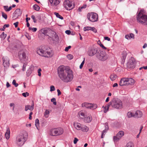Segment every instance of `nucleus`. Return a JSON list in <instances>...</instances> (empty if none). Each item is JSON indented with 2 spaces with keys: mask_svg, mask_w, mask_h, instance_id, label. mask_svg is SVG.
I'll return each instance as SVG.
<instances>
[{
  "mask_svg": "<svg viewBox=\"0 0 147 147\" xmlns=\"http://www.w3.org/2000/svg\"><path fill=\"white\" fill-rule=\"evenodd\" d=\"M58 73L59 78L63 82H70L73 78L72 71L63 65L60 66L58 68Z\"/></svg>",
  "mask_w": 147,
  "mask_h": 147,
  "instance_id": "obj_1",
  "label": "nucleus"
},
{
  "mask_svg": "<svg viewBox=\"0 0 147 147\" xmlns=\"http://www.w3.org/2000/svg\"><path fill=\"white\" fill-rule=\"evenodd\" d=\"M37 53L41 56L50 57L53 55V52L51 49L44 48L43 49L39 48L37 51Z\"/></svg>",
  "mask_w": 147,
  "mask_h": 147,
  "instance_id": "obj_2",
  "label": "nucleus"
},
{
  "mask_svg": "<svg viewBox=\"0 0 147 147\" xmlns=\"http://www.w3.org/2000/svg\"><path fill=\"white\" fill-rule=\"evenodd\" d=\"M28 136V133L25 131L21 134L18 135L16 138V142L17 144L20 146L23 145L27 140Z\"/></svg>",
  "mask_w": 147,
  "mask_h": 147,
  "instance_id": "obj_3",
  "label": "nucleus"
},
{
  "mask_svg": "<svg viewBox=\"0 0 147 147\" xmlns=\"http://www.w3.org/2000/svg\"><path fill=\"white\" fill-rule=\"evenodd\" d=\"M109 104L114 109H121L123 107V103L119 99L115 98L112 99L109 102Z\"/></svg>",
  "mask_w": 147,
  "mask_h": 147,
  "instance_id": "obj_4",
  "label": "nucleus"
},
{
  "mask_svg": "<svg viewBox=\"0 0 147 147\" xmlns=\"http://www.w3.org/2000/svg\"><path fill=\"white\" fill-rule=\"evenodd\" d=\"M135 83V80L131 78H123L120 80L119 85L121 86L133 85Z\"/></svg>",
  "mask_w": 147,
  "mask_h": 147,
  "instance_id": "obj_5",
  "label": "nucleus"
},
{
  "mask_svg": "<svg viewBox=\"0 0 147 147\" xmlns=\"http://www.w3.org/2000/svg\"><path fill=\"white\" fill-rule=\"evenodd\" d=\"M137 19L138 22L144 25L147 21V16L140 11L137 16Z\"/></svg>",
  "mask_w": 147,
  "mask_h": 147,
  "instance_id": "obj_6",
  "label": "nucleus"
},
{
  "mask_svg": "<svg viewBox=\"0 0 147 147\" xmlns=\"http://www.w3.org/2000/svg\"><path fill=\"white\" fill-rule=\"evenodd\" d=\"M96 56L98 59L102 61H105L108 58V55L105 52L102 51L97 53Z\"/></svg>",
  "mask_w": 147,
  "mask_h": 147,
  "instance_id": "obj_7",
  "label": "nucleus"
},
{
  "mask_svg": "<svg viewBox=\"0 0 147 147\" xmlns=\"http://www.w3.org/2000/svg\"><path fill=\"white\" fill-rule=\"evenodd\" d=\"M87 18L90 21L94 22L97 21L98 16L95 13L91 12L88 14Z\"/></svg>",
  "mask_w": 147,
  "mask_h": 147,
  "instance_id": "obj_8",
  "label": "nucleus"
},
{
  "mask_svg": "<svg viewBox=\"0 0 147 147\" xmlns=\"http://www.w3.org/2000/svg\"><path fill=\"white\" fill-rule=\"evenodd\" d=\"M64 7L67 10H70L73 9L74 7L72 3L68 0H65L63 3Z\"/></svg>",
  "mask_w": 147,
  "mask_h": 147,
  "instance_id": "obj_9",
  "label": "nucleus"
},
{
  "mask_svg": "<svg viewBox=\"0 0 147 147\" xmlns=\"http://www.w3.org/2000/svg\"><path fill=\"white\" fill-rule=\"evenodd\" d=\"M82 107H85L88 109H96L97 107L96 104H91L87 102L82 103Z\"/></svg>",
  "mask_w": 147,
  "mask_h": 147,
  "instance_id": "obj_10",
  "label": "nucleus"
},
{
  "mask_svg": "<svg viewBox=\"0 0 147 147\" xmlns=\"http://www.w3.org/2000/svg\"><path fill=\"white\" fill-rule=\"evenodd\" d=\"M18 56L20 60L22 62L25 61L27 60L26 53L24 51H20L18 53Z\"/></svg>",
  "mask_w": 147,
  "mask_h": 147,
  "instance_id": "obj_11",
  "label": "nucleus"
},
{
  "mask_svg": "<svg viewBox=\"0 0 147 147\" xmlns=\"http://www.w3.org/2000/svg\"><path fill=\"white\" fill-rule=\"evenodd\" d=\"M22 12L20 9H16L13 14L12 18L13 20H15L18 18L19 16H21Z\"/></svg>",
  "mask_w": 147,
  "mask_h": 147,
  "instance_id": "obj_12",
  "label": "nucleus"
},
{
  "mask_svg": "<svg viewBox=\"0 0 147 147\" xmlns=\"http://www.w3.org/2000/svg\"><path fill=\"white\" fill-rule=\"evenodd\" d=\"M124 132L123 131H120L117 134L116 136L113 138V140L115 141H117L120 139L124 135Z\"/></svg>",
  "mask_w": 147,
  "mask_h": 147,
  "instance_id": "obj_13",
  "label": "nucleus"
},
{
  "mask_svg": "<svg viewBox=\"0 0 147 147\" xmlns=\"http://www.w3.org/2000/svg\"><path fill=\"white\" fill-rule=\"evenodd\" d=\"M3 65L4 67L5 68L8 67L9 65V59L6 57H3Z\"/></svg>",
  "mask_w": 147,
  "mask_h": 147,
  "instance_id": "obj_14",
  "label": "nucleus"
},
{
  "mask_svg": "<svg viewBox=\"0 0 147 147\" xmlns=\"http://www.w3.org/2000/svg\"><path fill=\"white\" fill-rule=\"evenodd\" d=\"M97 50L94 48H92L88 52V55L90 56H92L97 53Z\"/></svg>",
  "mask_w": 147,
  "mask_h": 147,
  "instance_id": "obj_15",
  "label": "nucleus"
},
{
  "mask_svg": "<svg viewBox=\"0 0 147 147\" xmlns=\"http://www.w3.org/2000/svg\"><path fill=\"white\" fill-rule=\"evenodd\" d=\"M135 65V61L132 59L130 60L127 63V66L129 68H133Z\"/></svg>",
  "mask_w": 147,
  "mask_h": 147,
  "instance_id": "obj_16",
  "label": "nucleus"
},
{
  "mask_svg": "<svg viewBox=\"0 0 147 147\" xmlns=\"http://www.w3.org/2000/svg\"><path fill=\"white\" fill-rule=\"evenodd\" d=\"M51 5L53 7L58 5L60 3V0H49Z\"/></svg>",
  "mask_w": 147,
  "mask_h": 147,
  "instance_id": "obj_17",
  "label": "nucleus"
},
{
  "mask_svg": "<svg viewBox=\"0 0 147 147\" xmlns=\"http://www.w3.org/2000/svg\"><path fill=\"white\" fill-rule=\"evenodd\" d=\"M74 127L77 130H80L81 129V127L82 125L81 124L76 122L74 123Z\"/></svg>",
  "mask_w": 147,
  "mask_h": 147,
  "instance_id": "obj_18",
  "label": "nucleus"
},
{
  "mask_svg": "<svg viewBox=\"0 0 147 147\" xmlns=\"http://www.w3.org/2000/svg\"><path fill=\"white\" fill-rule=\"evenodd\" d=\"M86 112L84 111H80L78 115L82 119L84 118L86 116Z\"/></svg>",
  "mask_w": 147,
  "mask_h": 147,
  "instance_id": "obj_19",
  "label": "nucleus"
},
{
  "mask_svg": "<svg viewBox=\"0 0 147 147\" xmlns=\"http://www.w3.org/2000/svg\"><path fill=\"white\" fill-rule=\"evenodd\" d=\"M34 105L33 103L31 106L29 105H27L25 106V110L26 111H27L28 110L30 111H32L34 109Z\"/></svg>",
  "mask_w": 147,
  "mask_h": 147,
  "instance_id": "obj_20",
  "label": "nucleus"
},
{
  "mask_svg": "<svg viewBox=\"0 0 147 147\" xmlns=\"http://www.w3.org/2000/svg\"><path fill=\"white\" fill-rule=\"evenodd\" d=\"M57 136L61 135L63 133V130L61 128H56Z\"/></svg>",
  "mask_w": 147,
  "mask_h": 147,
  "instance_id": "obj_21",
  "label": "nucleus"
},
{
  "mask_svg": "<svg viewBox=\"0 0 147 147\" xmlns=\"http://www.w3.org/2000/svg\"><path fill=\"white\" fill-rule=\"evenodd\" d=\"M10 131L9 127H7L6 129V131L5 134V137L7 140H8L10 138Z\"/></svg>",
  "mask_w": 147,
  "mask_h": 147,
  "instance_id": "obj_22",
  "label": "nucleus"
},
{
  "mask_svg": "<svg viewBox=\"0 0 147 147\" xmlns=\"http://www.w3.org/2000/svg\"><path fill=\"white\" fill-rule=\"evenodd\" d=\"M142 115V112L140 111H137L134 114V117H141Z\"/></svg>",
  "mask_w": 147,
  "mask_h": 147,
  "instance_id": "obj_23",
  "label": "nucleus"
},
{
  "mask_svg": "<svg viewBox=\"0 0 147 147\" xmlns=\"http://www.w3.org/2000/svg\"><path fill=\"white\" fill-rule=\"evenodd\" d=\"M81 130L83 132H87L88 130V128L86 125H82L81 127Z\"/></svg>",
  "mask_w": 147,
  "mask_h": 147,
  "instance_id": "obj_24",
  "label": "nucleus"
},
{
  "mask_svg": "<svg viewBox=\"0 0 147 147\" xmlns=\"http://www.w3.org/2000/svg\"><path fill=\"white\" fill-rule=\"evenodd\" d=\"M50 134L53 136H57L56 128L51 129L50 133Z\"/></svg>",
  "mask_w": 147,
  "mask_h": 147,
  "instance_id": "obj_25",
  "label": "nucleus"
},
{
  "mask_svg": "<svg viewBox=\"0 0 147 147\" xmlns=\"http://www.w3.org/2000/svg\"><path fill=\"white\" fill-rule=\"evenodd\" d=\"M41 31L42 32V33L45 34H46L47 35H48V34H47L48 32H49L51 31L50 30L47 29H42L41 30Z\"/></svg>",
  "mask_w": 147,
  "mask_h": 147,
  "instance_id": "obj_26",
  "label": "nucleus"
},
{
  "mask_svg": "<svg viewBox=\"0 0 147 147\" xmlns=\"http://www.w3.org/2000/svg\"><path fill=\"white\" fill-rule=\"evenodd\" d=\"M92 120V118L91 116H88L87 117H85L84 119V121L87 123L90 122Z\"/></svg>",
  "mask_w": 147,
  "mask_h": 147,
  "instance_id": "obj_27",
  "label": "nucleus"
},
{
  "mask_svg": "<svg viewBox=\"0 0 147 147\" xmlns=\"http://www.w3.org/2000/svg\"><path fill=\"white\" fill-rule=\"evenodd\" d=\"M110 78L112 81L115 80L117 78V76L115 74H112L110 76Z\"/></svg>",
  "mask_w": 147,
  "mask_h": 147,
  "instance_id": "obj_28",
  "label": "nucleus"
},
{
  "mask_svg": "<svg viewBox=\"0 0 147 147\" xmlns=\"http://www.w3.org/2000/svg\"><path fill=\"white\" fill-rule=\"evenodd\" d=\"M110 106L109 103L107 104L106 106H105L104 107L103 112L105 113H106L109 110V107Z\"/></svg>",
  "mask_w": 147,
  "mask_h": 147,
  "instance_id": "obj_29",
  "label": "nucleus"
},
{
  "mask_svg": "<svg viewBox=\"0 0 147 147\" xmlns=\"http://www.w3.org/2000/svg\"><path fill=\"white\" fill-rule=\"evenodd\" d=\"M39 120L38 119H36L35 121V125L37 129L38 130V127H39Z\"/></svg>",
  "mask_w": 147,
  "mask_h": 147,
  "instance_id": "obj_30",
  "label": "nucleus"
},
{
  "mask_svg": "<svg viewBox=\"0 0 147 147\" xmlns=\"http://www.w3.org/2000/svg\"><path fill=\"white\" fill-rule=\"evenodd\" d=\"M127 115L128 117L130 118L132 117H134V114L132 112H128L127 113Z\"/></svg>",
  "mask_w": 147,
  "mask_h": 147,
  "instance_id": "obj_31",
  "label": "nucleus"
},
{
  "mask_svg": "<svg viewBox=\"0 0 147 147\" xmlns=\"http://www.w3.org/2000/svg\"><path fill=\"white\" fill-rule=\"evenodd\" d=\"M7 36L6 34H5L4 32H3L1 34V40H4L5 38Z\"/></svg>",
  "mask_w": 147,
  "mask_h": 147,
  "instance_id": "obj_32",
  "label": "nucleus"
},
{
  "mask_svg": "<svg viewBox=\"0 0 147 147\" xmlns=\"http://www.w3.org/2000/svg\"><path fill=\"white\" fill-rule=\"evenodd\" d=\"M54 14L56 16L61 19L62 20L63 19V18L59 15L58 13L57 12H55Z\"/></svg>",
  "mask_w": 147,
  "mask_h": 147,
  "instance_id": "obj_33",
  "label": "nucleus"
},
{
  "mask_svg": "<svg viewBox=\"0 0 147 147\" xmlns=\"http://www.w3.org/2000/svg\"><path fill=\"white\" fill-rule=\"evenodd\" d=\"M49 111L46 110L45 111V113H44V116L46 118H47L48 117L49 115Z\"/></svg>",
  "mask_w": 147,
  "mask_h": 147,
  "instance_id": "obj_34",
  "label": "nucleus"
},
{
  "mask_svg": "<svg viewBox=\"0 0 147 147\" xmlns=\"http://www.w3.org/2000/svg\"><path fill=\"white\" fill-rule=\"evenodd\" d=\"M9 26V24H5L3 26L2 28H0V30L1 31H4L5 30V29L6 27H8Z\"/></svg>",
  "mask_w": 147,
  "mask_h": 147,
  "instance_id": "obj_35",
  "label": "nucleus"
},
{
  "mask_svg": "<svg viewBox=\"0 0 147 147\" xmlns=\"http://www.w3.org/2000/svg\"><path fill=\"white\" fill-rule=\"evenodd\" d=\"M34 9L36 11H38L40 9V7L36 5H34L33 6Z\"/></svg>",
  "mask_w": 147,
  "mask_h": 147,
  "instance_id": "obj_36",
  "label": "nucleus"
},
{
  "mask_svg": "<svg viewBox=\"0 0 147 147\" xmlns=\"http://www.w3.org/2000/svg\"><path fill=\"white\" fill-rule=\"evenodd\" d=\"M128 147H134V145L131 142H129L127 143L126 145Z\"/></svg>",
  "mask_w": 147,
  "mask_h": 147,
  "instance_id": "obj_37",
  "label": "nucleus"
},
{
  "mask_svg": "<svg viewBox=\"0 0 147 147\" xmlns=\"http://www.w3.org/2000/svg\"><path fill=\"white\" fill-rule=\"evenodd\" d=\"M91 27L89 26H87L84 27V30L85 31H86L91 30Z\"/></svg>",
  "mask_w": 147,
  "mask_h": 147,
  "instance_id": "obj_38",
  "label": "nucleus"
},
{
  "mask_svg": "<svg viewBox=\"0 0 147 147\" xmlns=\"http://www.w3.org/2000/svg\"><path fill=\"white\" fill-rule=\"evenodd\" d=\"M67 58L69 60H71L73 58V56L72 55L69 54L67 56Z\"/></svg>",
  "mask_w": 147,
  "mask_h": 147,
  "instance_id": "obj_39",
  "label": "nucleus"
},
{
  "mask_svg": "<svg viewBox=\"0 0 147 147\" xmlns=\"http://www.w3.org/2000/svg\"><path fill=\"white\" fill-rule=\"evenodd\" d=\"M107 130L105 129L102 131V135L101 136V137L102 138H104V136L105 135V133L107 132Z\"/></svg>",
  "mask_w": 147,
  "mask_h": 147,
  "instance_id": "obj_40",
  "label": "nucleus"
},
{
  "mask_svg": "<svg viewBox=\"0 0 147 147\" xmlns=\"http://www.w3.org/2000/svg\"><path fill=\"white\" fill-rule=\"evenodd\" d=\"M85 58H84L83 61H82V63H81V64H80V69H81L82 68L83 66L84 63H85Z\"/></svg>",
  "mask_w": 147,
  "mask_h": 147,
  "instance_id": "obj_41",
  "label": "nucleus"
},
{
  "mask_svg": "<svg viewBox=\"0 0 147 147\" xmlns=\"http://www.w3.org/2000/svg\"><path fill=\"white\" fill-rule=\"evenodd\" d=\"M55 101H56V99L54 98H52L51 99V101L52 102H53V104L55 105H56V104H57V102Z\"/></svg>",
  "mask_w": 147,
  "mask_h": 147,
  "instance_id": "obj_42",
  "label": "nucleus"
},
{
  "mask_svg": "<svg viewBox=\"0 0 147 147\" xmlns=\"http://www.w3.org/2000/svg\"><path fill=\"white\" fill-rule=\"evenodd\" d=\"M12 84L15 86L16 87H17L18 84L16 83V81L15 80H13V82H12Z\"/></svg>",
  "mask_w": 147,
  "mask_h": 147,
  "instance_id": "obj_43",
  "label": "nucleus"
},
{
  "mask_svg": "<svg viewBox=\"0 0 147 147\" xmlns=\"http://www.w3.org/2000/svg\"><path fill=\"white\" fill-rule=\"evenodd\" d=\"M29 29L30 30H31L33 31L34 32H35L36 31L37 29L36 28H31V27H29Z\"/></svg>",
  "mask_w": 147,
  "mask_h": 147,
  "instance_id": "obj_44",
  "label": "nucleus"
},
{
  "mask_svg": "<svg viewBox=\"0 0 147 147\" xmlns=\"http://www.w3.org/2000/svg\"><path fill=\"white\" fill-rule=\"evenodd\" d=\"M2 17L4 18L5 20L7 19V15L3 12H2Z\"/></svg>",
  "mask_w": 147,
  "mask_h": 147,
  "instance_id": "obj_45",
  "label": "nucleus"
},
{
  "mask_svg": "<svg viewBox=\"0 0 147 147\" xmlns=\"http://www.w3.org/2000/svg\"><path fill=\"white\" fill-rule=\"evenodd\" d=\"M31 18L32 19L34 23H36L37 22V20L35 18V16L34 15H32L31 16Z\"/></svg>",
  "mask_w": 147,
  "mask_h": 147,
  "instance_id": "obj_46",
  "label": "nucleus"
},
{
  "mask_svg": "<svg viewBox=\"0 0 147 147\" xmlns=\"http://www.w3.org/2000/svg\"><path fill=\"white\" fill-rule=\"evenodd\" d=\"M22 95L24 97H26L27 96H28L29 95V93L26 92L23 93Z\"/></svg>",
  "mask_w": 147,
  "mask_h": 147,
  "instance_id": "obj_47",
  "label": "nucleus"
},
{
  "mask_svg": "<svg viewBox=\"0 0 147 147\" xmlns=\"http://www.w3.org/2000/svg\"><path fill=\"white\" fill-rule=\"evenodd\" d=\"M55 88L54 86H50V91L51 92L54 91L55 90Z\"/></svg>",
  "mask_w": 147,
  "mask_h": 147,
  "instance_id": "obj_48",
  "label": "nucleus"
},
{
  "mask_svg": "<svg viewBox=\"0 0 147 147\" xmlns=\"http://www.w3.org/2000/svg\"><path fill=\"white\" fill-rule=\"evenodd\" d=\"M91 30L93 31L95 33H96L97 32L96 29L94 27H91Z\"/></svg>",
  "mask_w": 147,
  "mask_h": 147,
  "instance_id": "obj_49",
  "label": "nucleus"
},
{
  "mask_svg": "<svg viewBox=\"0 0 147 147\" xmlns=\"http://www.w3.org/2000/svg\"><path fill=\"white\" fill-rule=\"evenodd\" d=\"M41 69L40 68L38 70V76H41Z\"/></svg>",
  "mask_w": 147,
  "mask_h": 147,
  "instance_id": "obj_50",
  "label": "nucleus"
},
{
  "mask_svg": "<svg viewBox=\"0 0 147 147\" xmlns=\"http://www.w3.org/2000/svg\"><path fill=\"white\" fill-rule=\"evenodd\" d=\"M71 47V46H69L68 47H67L65 48V51H68L69 50V49H70Z\"/></svg>",
  "mask_w": 147,
  "mask_h": 147,
  "instance_id": "obj_51",
  "label": "nucleus"
},
{
  "mask_svg": "<svg viewBox=\"0 0 147 147\" xmlns=\"http://www.w3.org/2000/svg\"><path fill=\"white\" fill-rule=\"evenodd\" d=\"M78 141V140L76 138H75L74 141V144H76Z\"/></svg>",
  "mask_w": 147,
  "mask_h": 147,
  "instance_id": "obj_52",
  "label": "nucleus"
},
{
  "mask_svg": "<svg viewBox=\"0 0 147 147\" xmlns=\"http://www.w3.org/2000/svg\"><path fill=\"white\" fill-rule=\"evenodd\" d=\"M4 9L6 11H8L7 10L8 9V6H3Z\"/></svg>",
  "mask_w": 147,
  "mask_h": 147,
  "instance_id": "obj_53",
  "label": "nucleus"
},
{
  "mask_svg": "<svg viewBox=\"0 0 147 147\" xmlns=\"http://www.w3.org/2000/svg\"><path fill=\"white\" fill-rule=\"evenodd\" d=\"M129 36H130V39L131 38H134V34H132V33H131V34H130Z\"/></svg>",
  "mask_w": 147,
  "mask_h": 147,
  "instance_id": "obj_54",
  "label": "nucleus"
},
{
  "mask_svg": "<svg viewBox=\"0 0 147 147\" xmlns=\"http://www.w3.org/2000/svg\"><path fill=\"white\" fill-rule=\"evenodd\" d=\"M31 72H32L31 70H28L26 72L27 74L28 75H29L31 73Z\"/></svg>",
  "mask_w": 147,
  "mask_h": 147,
  "instance_id": "obj_55",
  "label": "nucleus"
},
{
  "mask_svg": "<svg viewBox=\"0 0 147 147\" xmlns=\"http://www.w3.org/2000/svg\"><path fill=\"white\" fill-rule=\"evenodd\" d=\"M125 37L128 40L130 39V36H129V35H126L125 36Z\"/></svg>",
  "mask_w": 147,
  "mask_h": 147,
  "instance_id": "obj_56",
  "label": "nucleus"
},
{
  "mask_svg": "<svg viewBox=\"0 0 147 147\" xmlns=\"http://www.w3.org/2000/svg\"><path fill=\"white\" fill-rule=\"evenodd\" d=\"M18 23L19 22H16L13 24L16 28H17L18 27Z\"/></svg>",
  "mask_w": 147,
  "mask_h": 147,
  "instance_id": "obj_57",
  "label": "nucleus"
},
{
  "mask_svg": "<svg viewBox=\"0 0 147 147\" xmlns=\"http://www.w3.org/2000/svg\"><path fill=\"white\" fill-rule=\"evenodd\" d=\"M104 39L105 40H107L108 41L110 40V38L108 37H104Z\"/></svg>",
  "mask_w": 147,
  "mask_h": 147,
  "instance_id": "obj_58",
  "label": "nucleus"
},
{
  "mask_svg": "<svg viewBox=\"0 0 147 147\" xmlns=\"http://www.w3.org/2000/svg\"><path fill=\"white\" fill-rule=\"evenodd\" d=\"M65 33L68 34H69L71 33V31L69 30H66L65 32Z\"/></svg>",
  "mask_w": 147,
  "mask_h": 147,
  "instance_id": "obj_59",
  "label": "nucleus"
},
{
  "mask_svg": "<svg viewBox=\"0 0 147 147\" xmlns=\"http://www.w3.org/2000/svg\"><path fill=\"white\" fill-rule=\"evenodd\" d=\"M57 92H58V96H59L61 94V92L60 91V90L59 89L57 90Z\"/></svg>",
  "mask_w": 147,
  "mask_h": 147,
  "instance_id": "obj_60",
  "label": "nucleus"
},
{
  "mask_svg": "<svg viewBox=\"0 0 147 147\" xmlns=\"http://www.w3.org/2000/svg\"><path fill=\"white\" fill-rule=\"evenodd\" d=\"M100 46L104 49H107V48L105 47L102 44H101Z\"/></svg>",
  "mask_w": 147,
  "mask_h": 147,
  "instance_id": "obj_61",
  "label": "nucleus"
},
{
  "mask_svg": "<svg viewBox=\"0 0 147 147\" xmlns=\"http://www.w3.org/2000/svg\"><path fill=\"white\" fill-rule=\"evenodd\" d=\"M14 104L13 103H11L10 104V106L11 107L12 106H13V109H14Z\"/></svg>",
  "mask_w": 147,
  "mask_h": 147,
  "instance_id": "obj_62",
  "label": "nucleus"
},
{
  "mask_svg": "<svg viewBox=\"0 0 147 147\" xmlns=\"http://www.w3.org/2000/svg\"><path fill=\"white\" fill-rule=\"evenodd\" d=\"M147 47V44L146 43H145V44H144V45L143 46V49H145Z\"/></svg>",
  "mask_w": 147,
  "mask_h": 147,
  "instance_id": "obj_63",
  "label": "nucleus"
},
{
  "mask_svg": "<svg viewBox=\"0 0 147 147\" xmlns=\"http://www.w3.org/2000/svg\"><path fill=\"white\" fill-rule=\"evenodd\" d=\"M118 86V84L117 83H115L114 84L113 86V87H117Z\"/></svg>",
  "mask_w": 147,
  "mask_h": 147,
  "instance_id": "obj_64",
  "label": "nucleus"
}]
</instances>
